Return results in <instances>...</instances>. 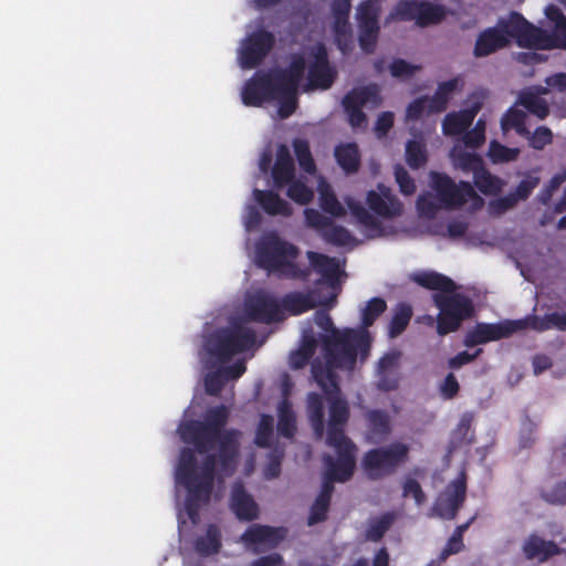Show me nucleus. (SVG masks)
<instances>
[{"label": "nucleus", "mask_w": 566, "mask_h": 566, "mask_svg": "<svg viewBox=\"0 0 566 566\" xmlns=\"http://www.w3.org/2000/svg\"><path fill=\"white\" fill-rule=\"evenodd\" d=\"M315 323L326 332L319 335L325 358L323 368L353 371L357 361L364 364L368 359L373 343L368 331L350 327L339 329L335 327L331 315L324 311L316 312Z\"/></svg>", "instance_id": "2"}, {"label": "nucleus", "mask_w": 566, "mask_h": 566, "mask_svg": "<svg viewBox=\"0 0 566 566\" xmlns=\"http://www.w3.org/2000/svg\"><path fill=\"white\" fill-rule=\"evenodd\" d=\"M310 65L307 87L310 90H328L334 84L337 72L329 63L328 52L324 43L317 42L310 48Z\"/></svg>", "instance_id": "15"}, {"label": "nucleus", "mask_w": 566, "mask_h": 566, "mask_svg": "<svg viewBox=\"0 0 566 566\" xmlns=\"http://www.w3.org/2000/svg\"><path fill=\"white\" fill-rule=\"evenodd\" d=\"M286 186V196L298 205H307L312 201L314 193L312 189L298 179H292Z\"/></svg>", "instance_id": "56"}, {"label": "nucleus", "mask_w": 566, "mask_h": 566, "mask_svg": "<svg viewBox=\"0 0 566 566\" xmlns=\"http://www.w3.org/2000/svg\"><path fill=\"white\" fill-rule=\"evenodd\" d=\"M520 103L530 113L534 114L541 119L547 117L549 113V108L546 101L534 93H525L521 95Z\"/></svg>", "instance_id": "55"}, {"label": "nucleus", "mask_w": 566, "mask_h": 566, "mask_svg": "<svg viewBox=\"0 0 566 566\" xmlns=\"http://www.w3.org/2000/svg\"><path fill=\"white\" fill-rule=\"evenodd\" d=\"M366 202L369 209L382 218H394L402 213V203L391 201V206L385 198L375 190H369L366 196Z\"/></svg>", "instance_id": "38"}, {"label": "nucleus", "mask_w": 566, "mask_h": 566, "mask_svg": "<svg viewBox=\"0 0 566 566\" xmlns=\"http://www.w3.org/2000/svg\"><path fill=\"white\" fill-rule=\"evenodd\" d=\"M193 548L203 557L218 554L221 548V532L219 527L214 524L208 525L206 534L196 538Z\"/></svg>", "instance_id": "35"}, {"label": "nucleus", "mask_w": 566, "mask_h": 566, "mask_svg": "<svg viewBox=\"0 0 566 566\" xmlns=\"http://www.w3.org/2000/svg\"><path fill=\"white\" fill-rule=\"evenodd\" d=\"M433 302L439 308L437 333L440 336L455 332L473 313L471 300L460 293H434Z\"/></svg>", "instance_id": "10"}, {"label": "nucleus", "mask_w": 566, "mask_h": 566, "mask_svg": "<svg viewBox=\"0 0 566 566\" xmlns=\"http://www.w3.org/2000/svg\"><path fill=\"white\" fill-rule=\"evenodd\" d=\"M503 130L514 129L520 136L530 135L526 128V114L521 109L510 108L501 119Z\"/></svg>", "instance_id": "45"}, {"label": "nucleus", "mask_w": 566, "mask_h": 566, "mask_svg": "<svg viewBox=\"0 0 566 566\" xmlns=\"http://www.w3.org/2000/svg\"><path fill=\"white\" fill-rule=\"evenodd\" d=\"M380 1L379 0H364L357 7L356 19L358 28H375L380 29L379 18Z\"/></svg>", "instance_id": "40"}, {"label": "nucleus", "mask_w": 566, "mask_h": 566, "mask_svg": "<svg viewBox=\"0 0 566 566\" xmlns=\"http://www.w3.org/2000/svg\"><path fill=\"white\" fill-rule=\"evenodd\" d=\"M427 149L424 144L418 140H409L406 145V161L412 169H419L427 163Z\"/></svg>", "instance_id": "53"}, {"label": "nucleus", "mask_w": 566, "mask_h": 566, "mask_svg": "<svg viewBox=\"0 0 566 566\" xmlns=\"http://www.w3.org/2000/svg\"><path fill=\"white\" fill-rule=\"evenodd\" d=\"M541 497L551 505H566V481H559L551 488L542 489Z\"/></svg>", "instance_id": "58"}, {"label": "nucleus", "mask_w": 566, "mask_h": 566, "mask_svg": "<svg viewBox=\"0 0 566 566\" xmlns=\"http://www.w3.org/2000/svg\"><path fill=\"white\" fill-rule=\"evenodd\" d=\"M245 314L250 321L265 324L284 319L280 303L265 293H259L245 302Z\"/></svg>", "instance_id": "20"}, {"label": "nucleus", "mask_w": 566, "mask_h": 566, "mask_svg": "<svg viewBox=\"0 0 566 566\" xmlns=\"http://www.w3.org/2000/svg\"><path fill=\"white\" fill-rule=\"evenodd\" d=\"M277 432L284 438H292L296 432L294 412L285 403L280 409Z\"/></svg>", "instance_id": "57"}, {"label": "nucleus", "mask_w": 566, "mask_h": 566, "mask_svg": "<svg viewBox=\"0 0 566 566\" xmlns=\"http://www.w3.org/2000/svg\"><path fill=\"white\" fill-rule=\"evenodd\" d=\"M387 304L381 297H373L361 311V327L366 329L370 327L375 321L386 311Z\"/></svg>", "instance_id": "48"}, {"label": "nucleus", "mask_w": 566, "mask_h": 566, "mask_svg": "<svg viewBox=\"0 0 566 566\" xmlns=\"http://www.w3.org/2000/svg\"><path fill=\"white\" fill-rule=\"evenodd\" d=\"M473 420L474 413L472 411H465L461 415L460 421L451 434L450 444L453 449L474 442V432L472 431Z\"/></svg>", "instance_id": "37"}, {"label": "nucleus", "mask_w": 566, "mask_h": 566, "mask_svg": "<svg viewBox=\"0 0 566 566\" xmlns=\"http://www.w3.org/2000/svg\"><path fill=\"white\" fill-rule=\"evenodd\" d=\"M321 304L322 302L317 300V292L315 290L286 293L283 295L280 302V306L283 313L286 312L294 316L304 314Z\"/></svg>", "instance_id": "22"}, {"label": "nucleus", "mask_w": 566, "mask_h": 566, "mask_svg": "<svg viewBox=\"0 0 566 566\" xmlns=\"http://www.w3.org/2000/svg\"><path fill=\"white\" fill-rule=\"evenodd\" d=\"M293 148L300 168L306 174L314 175L317 168L308 142L306 139L295 138L293 140Z\"/></svg>", "instance_id": "43"}, {"label": "nucleus", "mask_w": 566, "mask_h": 566, "mask_svg": "<svg viewBox=\"0 0 566 566\" xmlns=\"http://www.w3.org/2000/svg\"><path fill=\"white\" fill-rule=\"evenodd\" d=\"M230 507L241 521H253L258 518L259 507L253 497L247 492L242 482L233 484L230 496Z\"/></svg>", "instance_id": "21"}, {"label": "nucleus", "mask_w": 566, "mask_h": 566, "mask_svg": "<svg viewBox=\"0 0 566 566\" xmlns=\"http://www.w3.org/2000/svg\"><path fill=\"white\" fill-rule=\"evenodd\" d=\"M275 44V36L266 30L249 34L240 50V63L243 69H254L262 63Z\"/></svg>", "instance_id": "18"}, {"label": "nucleus", "mask_w": 566, "mask_h": 566, "mask_svg": "<svg viewBox=\"0 0 566 566\" xmlns=\"http://www.w3.org/2000/svg\"><path fill=\"white\" fill-rule=\"evenodd\" d=\"M366 437L373 443L384 442L391 433L390 416L385 410L373 409L365 415Z\"/></svg>", "instance_id": "24"}, {"label": "nucleus", "mask_w": 566, "mask_h": 566, "mask_svg": "<svg viewBox=\"0 0 566 566\" xmlns=\"http://www.w3.org/2000/svg\"><path fill=\"white\" fill-rule=\"evenodd\" d=\"M229 410L220 405L210 409L203 421L189 420L179 427L181 440L195 448L198 453H208L218 444L220 475L231 476L235 471L239 451L235 429H226Z\"/></svg>", "instance_id": "1"}, {"label": "nucleus", "mask_w": 566, "mask_h": 566, "mask_svg": "<svg viewBox=\"0 0 566 566\" xmlns=\"http://www.w3.org/2000/svg\"><path fill=\"white\" fill-rule=\"evenodd\" d=\"M417 210L420 216L427 218H433L440 208V202L438 203L431 193L420 195L416 202Z\"/></svg>", "instance_id": "63"}, {"label": "nucleus", "mask_w": 566, "mask_h": 566, "mask_svg": "<svg viewBox=\"0 0 566 566\" xmlns=\"http://www.w3.org/2000/svg\"><path fill=\"white\" fill-rule=\"evenodd\" d=\"M253 195L258 203L269 216L290 217L293 212L290 203L273 190L254 189Z\"/></svg>", "instance_id": "29"}, {"label": "nucleus", "mask_w": 566, "mask_h": 566, "mask_svg": "<svg viewBox=\"0 0 566 566\" xmlns=\"http://www.w3.org/2000/svg\"><path fill=\"white\" fill-rule=\"evenodd\" d=\"M335 158L339 167L346 174H355L360 166V155L358 146L354 143L338 145L334 151Z\"/></svg>", "instance_id": "36"}, {"label": "nucleus", "mask_w": 566, "mask_h": 566, "mask_svg": "<svg viewBox=\"0 0 566 566\" xmlns=\"http://www.w3.org/2000/svg\"><path fill=\"white\" fill-rule=\"evenodd\" d=\"M346 205L357 223L364 228L368 237L374 238L382 233L381 222L369 213L359 201L348 198Z\"/></svg>", "instance_id": "31"}, {"label": "nucleus", "mask_w": 566, "mask_h": 566, "mask_svg": "<svg viewBox=\"0 0 566 566\" xmlns=\"http://www.w3.org/2000/svg\"><path fill=\"white\" fill-rule=\"evenodd\" d=\"M273 186L276 189H283L292 179L295 178V165L286 145L281 144L276 149V157L272 167Z\"/></svg>", "instance_id": "23"}, {"label": "nucleus", "mask_w": 566, "mask_h": 566, "mask_svg": "<svg viewBox=\"0 0 566 566\" xmlns=\"http://www.w3.org/2000/svg\"><path fill=\"white\" fill-rule=\"evenodd\" d=\"M323 397L317 392L307 395V413L312 429L317 438L325 431V411Z\"/></svg>", "instance_id": "34"}, {"label": "nucleus", "mask_w": 566, "mask_h": 566, "mask_svg": "<svg viewBox=\"0 0 566 566\" xmlns=\"http://www.w3.org/2000/svg\"><path fill=\"white\" fill-rule=\"evenodd\" d=\"M300 254L298 247L275 232L265 233L255 247L259 268L282 279L306 281L311 276V269L296 262Z\"/></svg>", "instance_id": "4"}, {"label": "nucleus", "mask_w": 566, "mask_h": 566, "mask_svg": "<svg viewBox=\"0 0 566 566\" xmlns=\"http://www.w3.org/2000/svg\"><path fill=\"white\" fill-rule=\"evenodd\" d=\"M525 24L532 23L522 14L513 12L511 14V21L502 22V28L494 27L483 30L476 38L473 55L475 57H484L504 49L510 43L509 36L515 39L521 48L534 49L533 45H526L523 42L524 40L521 32L524 30Z\"/></svg>", "instance_id": "8"}, {"label": "nucleus", "mask_w": 566, "mask_h": 566, "mask_svg": "<svg viewBox=\"0 0 566 566\" xmlns=\"http://www.w3.org/2000/svg\"><path fill=\"white\" fill-rule=\"evenodd\" d=\"M286 535L287 528L283 526L254 524L247 528L241 535V539L253 554H260L264 551L261 545H265L269 549L275 548L285 539Z\"/></svg>", "instance_id": "19"}, {"label": "nucleus", "mask_w": 566, "mask_h": 566, "mask_svg": "<svg viewBox=\"0 0 566 566\" xmlns=\"http://www.w3.org/2000/svg\"><path fill=\"white\" fill-rule=\"evenodd\" d=\"M350 0H332L331 10L334 19L333 30L338 43L350 34Z\"/></svg>", "instance_id": "30"}, {"label": "nucleus", "mask_w": 566, "mask_h": 566, "mask_svg": "<svg viewBox=\"0 0 566 566\" xmlns=\"http://www.w3.org/2000/svg\"><path fill=\"white\" fill-rule=\"evenodd\" d=\"M331 507V501L316 496L313 504L310 507V514L307 517V525L314 526L323 523L328 517Z\"/></svg>", "instance_id": "59"}, {"label": "nucleus", "mask_w": 566, "mask_h": 566, "mask_svg": "<svg viewBox=\"0 0 566 566\" xmlns=\"http://www.w3.org/2000/svg\"><path fill=\"white\" fill-rule=\"evenodd\" d=\"M395 179L402 195L411 196L416 192L415 180L410 177L408 171L400 165H396L395 167Z\"/></svg>", "instance_id": "64"}, {"label": "nucleus", "mask_w": 566, "mask_h": 566, "mask_svg": "<svg viewBox=\"0 0 566 566\" xmlns=\"http://www.w3.org/2000/svg\"><path fill=\"white\" fill-rule=\"evenodd\" d=\"M176 478L187 490V509L191 515L200 503L210 501L216 478L220 482L226 479L220 475L219 450L217 453H208L198 467L195 451L184 448L179 454Z\"/></svg>", "instance_id": "3"}, {"label": "nucleus", "mask_w": 566, "mask_h": 566, "mask_svg": "<svg viewBox=\"0 0 566 566\" xmlns=\"http://www.w3.org/2000/svg\"><path fill=\"white\" fill-rule=\"evenodd\" d=\"M467 499V476L461 473L441 491L431 509L429 516L442 520H454Z\"/></svg>", "instance_id": "14"}, {"label": "nucleus", "mask_w": 566, "mask_h": 566, "mask_svg": "<svg viewBox=\"0 0 566 566\" xmlns=\"http://www.w3.org/2000/svg\"><path fill=\"white\" fill-rule=\"evenodd\" d=\"M412 280L418 285L428 290L437 291V293H451L457 289L455 283L450 277L433 271L416 273L412 276Z\"/></svg>", "instance_id": "32"}, {"label": "nucleus", "mask_w": 566, "mask_h": 566, "mask_svg": "<svg viewBox=\"0 0 566 566\" xmlns=\"http://www.w3.org/2000/svg\"><path fill=\"white\" fill-rule=\"evenodd\" d=\"M546 22L542 27L525 24L521 32L523 42L533 45L534 50L566 51V15L555 4L545 8Z\"/></svg>", "instance_id": "6"}, {"label": "nucleus", "mask_w": 566, "mask_h": 566, "mask_svg": "<svg viewBox=\"0 0 566 566\" xmlns=\"http://www.w3.org/2000/svg\"><path fill=\"white\" fill-rule=\"evenodd\" d=\"M395 521V514L386 512L379 517L371 518L366 530V538L371 542H379Z\"/></svg>", "instance_id": "44"}, {"label": "nucleus", "mask_w": 566, "mask_h": 566, "mask_svg": "<svg viewBox=\"0 0 566 566\" xmlns=\"http://www.w3.org/2000/svg\"><path fill=\"white\" fill-rule=\"evenodd\" d=\"M473 184L485 196L500 193L505 185L500 177L491 174L484 165L473 175Z\"/></svg>", "instance_id": "39"}, {"label": "nucleus", "mask_w": 566, "mask_h": 566, "mask_svg": "<svg viewBox=\"0 0 566 566\" xmlns=\"http://www.w3.org/2000/svg\"><path fill=\"white\" fill-rule=\"evenodd\" d=\"M306 256L310 261V269L321 274L323 280L334 284L339 277V264L335 258L323 253L307 251Z\"/></svg>", "instance_id": "28"}, {"label": "nucleus", "mask_w": 566, "mask_h": 566, "mask_svg": "<svg viewBox=\"0 0 566 566\" xmlns=\"http://www.w3.org/2000/svg\"><path fill=\"white\" fill-rule=\"evenodd\" d=\"M518 148H511L496 140L490 143L488 156L493 164L510 163L517 159Z\"/></svg>", "instance_id": "50"}, {"label": "nucleus", "mask_w": 566, "mask_h": 566, "mask_svg": "<svg viewBox=\"0 0 566 566\" xmlns=\"http://www.w3.org/2000/svg\"><path fill=\"white\" fill-rule=\"evenodd\" d=\"M479 111L480 105H474L470 109L447 114L442 123L443 134L457 136L464 133L473 123Z\"/></svg>", "instance_id": "27"}, {"label": "nucleus", "mask_w": 566, "mask_h": 566, "mask_svg": "<svg viewBox=\"0 0 566 566\" xmlns=\"http://www.w3.org/2000/svg\"><path fill=\"white\" fill-rule=\"evenodd\" d=\"M382 98L376 84L353 88L343 97L342 105L348 116V123L357 128L365 126L367 116L363 112L364 106L376 108L381 105Z\"/></svg>", "instance_id": "12"}, {"label": "nucleus", "mask_w": 566, "mask_h": 566, "mask_svg": "<svg viewBox=\"0 0 566 566\" xmlns=\"http://www.w3.org/2000/svg\"><path fill=\"white\" fill-rule=\"evenodd\" d=\"M526 321H505L501 323H478L470 329L463 344L467 347L486 344L494 340L507 338L516 332L525 329Z\"/></svg>", "instance_id": "16"}, {"label": "nucleus", "mask_w": 566, "mask_h": 566, "mask_svg": "<svg viewBox=\"0 0 566 566\" xmlns=\"http://www.w3.org/2000/svg\"><path fill=\"white\" fill-rule=\"evenodd\" d=\"M564 313L560 312H552L545 314L544 316H530L525 318L526 327H531L537 332H545L551 328H555L560 332H566L565 323H564Z\"/></svg>", "instance_id": "41"}, {"label": "nucleus", "mask_w": 566, "mask_h": 566, "mask_svg": "<svg viewBox=\"0 0 566 566\" xmlns=\"http://www.w3.org/2000/svg\"><path fill=\"white\" fill-rule=\"evenodd\" d=\"M530 142V146L534 149L542 150L545 146L552 144L553 133L546 126H539L533 134L526 136Z\"/></svg>", "instance_id": "62"}, {"label": "nucleus", "mask_w": 566, "mask_h": 566, "mask_svg": "<svg viewBox=\"0 0 566 566\" xmlns=\"http://www.w3.org/2000/svg\"><path fill=\"white\" fill-rule=\"evenodd\" d=\"M430 180L437 200L447 210L460 209L469 201L473 202V209H480L484 203L469 181L457 184L449 175L438 171L430 172Z\"/></svg>", "instance_id": "9"}, {"label": "nucleus", "mask_w": 566, "mask_h": 566, "mask_svg": "<svg viewBox=\"0 0 566 566\" xmlns=\"http://www.w3.org/2000/svg\"><path fill=\"white\" fill-rule=\"evenodd\" d=\"M455 165L463 171V172H472L473 175L475 171H478L483 165V159L476 155L471 153H462L458 156L455 160Z\"/></svg>", "instance_id": "61"}, {"label": "nucleus", "mask_w": 566, "mask_h": 566, "mask_svg": "<svg viewBox=\"0 0 566 566\" xmlns=\"http://www.w3.org/2000/svg\"><path fill=\"white\" fill-rule=\"evenodd\" d=\"M333 448L337 458L331 454L323 457L324 473L339 483L347 482L354 475L357 447L353 441L326 443Z\"/></svg>", "instance_id": "13"}, {"label": "nucleus", "mask_w": 566, "mask_h": 566, "mask_svg": "<svg viewBox=\"0 0 566 566\" xmlns=\"http://www.w3.org/2000/svg\"><path fill=\"white\" fill-rule=\"evenodd\" d=\"M312 374L328 402L326 443L352 441L345 434V426L349 419V406L342 396L336 369L323 368L322 363L315 361L312 365Z\"/></svg>", "instance_id": "5"}, {"label": "nucleus", "mask_w": 566, "mask_h": 566, "mask_svg": "<svg viewBox=\"0 0 566 566\" xmlns=\"http://www.w3.org/2000/svg\"><path fill=\"white\" fill-rule=\"evenodd\" d=\"M274 99L279 101L280 116L287 118L296 111L297 91H289L287 88L280 87Z\"/></svg>", "instance_id": "54"}, {"label": "nucleus", "mask_w": 566, "mask_h": 566, "mask_svg": "<svg viewBox=\"0 0 566 566\" xmlns=\"http://www.w3.org/2000/svg\"><path fill=\"white\" fill-rule=\"evenodd\" d=\"M459 86V78L454 77L439 83L434 94L428 97V114H440L448 107L451 95Z\"/></svg>", "instance_id": "33"}, {"label": "nucleus", "mask_w": 566, "mask_h": 566, "mask_svg": "<svg viewBox=\"0 0 566 566\" xmlns=\"http://www.w3.org/2000/svg\"><path fill=\"white\" fill-rule=\"evenodd\" d=\"M400 353L392 352L384 355L378 361V374L380 375V387L385 390H392L397 388V381L392 380L387 382L385 377L388 373L392 371L399 361Z\"/></svg>", "instance_id": "47"}, {"label": "nucleus", "mask_w": 566, "mask_h": 566, "mask_svg": "<svg viewBox=\"0 0 566 566\" xmlns=\"http://www.w3.org/2000/svg\"><path fill=\"white\" fill-rule=\"evenodd\" d=\"M402 496H411L415 500L417 506L423 505L427 501V495L423 492L420 483L412 478H408L405 480L402 484Z\"/></svg>", "instance_id": "60"}, {"label": "nucleus", "mask_w": 566, "mask_h": 566, "mask_svg": "<svg viewBox=\"0 0 566 566\" xmlns=\"http://www.w3.org/2000/svg\"><path fill=\"white\" fill-rule=\"evenodd\" d=\"M274 419L270 415H261L254 437V443L260 448H268L273 438Z\"/></svg>", "instance_id": "51"}, {"label": "nucleus", "mask_w": 566, "mask_h": 566, "mask_svg": "<svg viewBox=\"0 0 566 566\" xmlns=\"http://www.w3.org/2000/svg\"><path fill=\"white\" fill-rule=\"evenodd\" d=\"M444 15V9L441 6L422 1L418 4L416 23L424 28L441 22Z\"/></svg>", "instance_id": "42"}, {"label": "nucleus", "mask_w": 566, "mask_h": 566, "mask_svg": "<svg viewBox=\"0 0 566 566\" xmlns=\"http://www.w3.org/2000/svg\"><path fill=\"white\" fill-rule=\"evenodd\" d=\"M564 552L554 541H545L536 534L530 535L523 544V553L530 560L546 562Z\"/></svg>", "instance_id": "25"}, {"label": "nucleus", "mask_w": 566, "mask_h": 566, "mask_svg": "<svg viewBox=\"0 0 566 566\" xmlns=\"http://www.w3.org/2000/svg\"><path fill=\"white\" fill-rule=\"evenodd\" d=\"M306 62L303 55L294 54L291 63L286 69L272 70L280 87L289 91H297L303 78Z\"/></svg>", "instance_id": "26"}, {"label": "nucleus", "mask_w": 566, "mask_h": 566, "mask_svg": "<svg viewBox=\"0 0 566 566\" xmlns=\"http://www.w3.org/2000/svg\"><path fill=\"white\" fill-rule=\"evenodd\" d=\"M322 237L328 243L337 247H345L354 241V237L343 226L335 224L333 221L331 226L322 232Z\"/></svg>", "instance_id": "52"}, {"label": "nucleus", "mask_w": 566, "mask_h": 566, "mask_svg": "<svg viewBox=\"0 0 566 566\" xmlns=\"http://www.w3.org/2000/svg\"><path fill=\"white\" fill-rule=\"evenodd\" d=\"M410 447L395 441L385 447H378L365 452L361 468L371 481L394 475L409 460Z\"/></svg>", "instance_id": "7"}, {"label": "nucleus", "mask_w": 566, "mask_h": 566, "mask_svg": "<svg viewBox=\"0 0 566 566\" xmlns=\"http://www.w3.org/2000/svg\"><path fill=\"white\" fill-rule=\"evenodd\" d=\"M412 316V308L410 305L401 303L397 306L392 318L389 323L390 337L399 336L408 326Z\"/></svg>", "instance_id": "46"}, {"label": "nucleus", "mask_w": 566, "mask_h": 566, "mask_svg": "<svg viewBox=\"0 0 566 566\" xmlns=\"http://www.w3.org/2000/svg\"><path fill=\"white\" fill-rule=\"evenodd\" d=\"M280 85L273 71L255 72L242 91V102L247 106L260 107L264 102L274 101Z\"/></svg>", "instance_id": "17"}, {"label": "nucleus", "mask_w": 566, "mask_h": 566, "mask_svg": "<svg viewBox=\"0 0 566 566\" xmlns=\"http://www.w3.org/2000/svg\"><path fill=\"white\" fill-rule=\"evenodd\" d=\"M319 206L322 210L332 217H344L346 211L333 190L326 186L319 189Z\"/></svg>", "instance_id": "49"}, {"label": "nucleus", "mask_w": 566, "mask_h": 566, "mask_svg": "<svg viewBox=\"0 0 566 566\" xmlns=\"http://www.w3.org/2000/svg\"><path fill=\"white\" fill-rule=\"evenodd\" d=\"M254 343V331L242 325H234L217 331L209 339V350L219 360L227 361L233 355L251 348Z\"/></svg>", "instance_id": "11"}]
</instances>
